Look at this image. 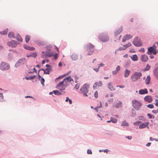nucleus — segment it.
Listing matches in <instances>:
<instances>
[{"mask_svg":"<svg viewBox=\"0 0 158 158\" xmlns=\"http://www.w3.org/2000/svg\"><path fill=\"white\" fill-rule=\"evenodd\" d=\"M89 87L90 85L89 84L85 83L81 88L80 91L84 96L87 97L89 95L91 94V93H89H89Z\"/></svg>","mask_w":158,"mask_h":158,"instance_id":"nucleus-1","label":"nucleus"},{"mask_svg":"<svg viewBox=\"0 0 158 158\" xmlns=\"http://www.w3.org/2000/svg\"><path fill=\"white\" fill-rule=\"evenodd\" d=\"M94 46L91 43H89L86 45V51L88 52V55H91L93 54L94 50Z\"/></svg>","mask_w":158,"mask_h":158,"instance_id":"nucleus-2","label":"nucleus"},{"mask_svg":"<svg viewBox=\"0 0 158 158\" xmlns=\"http://www.w3.org/2000/svg\"><path fill=\"white\" fill-rule=\"evenodd\" d=\"M142 76V73L139 72H135L131 77V79L133 81H136Z\"/></svg>","mask_w":158,"mask_h":158,"instance_id":"nucleus-3","label":"nucleus"},{"mask_svg":"<svg viewBox=\"0 0 158 158\" xmlns=\"http://www.w3.org/2000/svg\"><path fill=\"white\" fill-rule=\"evenodd\" d=\"M67 86L64 80L60 82L57 85V87L58 89L60 91H63L65 90V88Z\"/></svg>","mask_w":158,"mask_h":158,"instance_id":"nucleus-4","label":"nucleus"},{"mask_svg":"<svg viewBox=\"0 0 158 158\" xmlns=\"http://www.w3.org/2000/svg\"><path fill=\"white\" fill-rule=\"evenodd\" d=\"M99 39L102 42H105L109 40V37L107 34L103 33L99 36Z\"/></svg>","mask_w":158,"mask_h":158,"instance_id":"nucleus-5","label":"nucleus"},{"mask_svg":"<svg viewBox=\"0 0 158 158\" xmlns=\"http://www.w3.org/2000/svg\"><path fill=\"white\" fill-rule=\"evenodd\" d=\"M10 68L9 64L6 62H2L0 65V69L3 71L8 70Z\"/></svg>","mask_w":158,"mask_h":158,"instance_id":"nucleus-6","label":"nucleus"},{"mask_svg":"<svg viewBox=\"0 0 158 158\" xmlns=\"http://www.w3.org/2000/svg\"><path fill=\"white\" fill-rule=\"evenodd\" d=\"M133 43L136 46L139 47L142 45V42L139 38L138 37H135Z\"/></svg>","mask_w":158,"mask_h":158,"instance_id":"nucleus-7","label":"nucleus"},{"mask_svg":"<svg viewBox=\"0 0 158 158\" xmlns=\"http://www.w3.org/2000/svg\"><path fill=\"white\" fill-rule=\"evenodd\" d=\"M26 62V59L22 58L19 60L15 64L16 67H19V66L24 64Z\"/></svg>","mask_w":158,"mask_h":158,"instance_id":"nucleus-8","label":"nucleus"},{"mask_svg":"<svg viewBox=\"0 0 158 158\" xmlns=\"http://www.w3.org/2000/svg\"><path fill=\"white\" fill-rule=\"evenodd\" d=\"M147 54L149 55H151L152 54L156 55V49L152 46L148 48V52Z\"/></svg>","mask_w":158,"mask_h":158,"instance_id":"nucleus-9","label":"nucleus"},{"mask_svg":"<svg viewBox=\"0 0 158 158\" xmlns=\"http://www.w3.org/2000/svg\"><path fill=\"white\" fill-rule=\"evenodd\" d=\"M7 45L11 48L15 47L18 44L17 42L14 40H12L7 43Z\"/></svg>","mask_w":158,"mask_h":158,"instance_id":"nucleus-10","label":"nucleus"},{"mask_svg":"<svg viewBox=\"0 0 158 158\" xmlns=\"http://www.w3.org/2000/svg\"><path fill=\"white\" fill-rule=\"evenodd\" d=\"M63 80L64 82V83L66 84L67 86H68L70 84L71 81H73V79L70 76L66 77Z\"/></svg>","mask_w":158,"mask_h":158,"instance_id":"nucleus-11","label":"nucleus"},{"mask_svg":"<svg viewBox=\"0 0 158 158\" xmlns=\"http://www.w3.org/2000/svg\"><path fill=\"white\" fill-rule=\"evenodd\" d=\"M132 103L133 106L135 108H138L141 106L140 102L135 100H133Z\"/></svg>","mask_w":158,"mask_h":158,"instance_id":"nucleus-12","label":"nucleus"},{"mask_svg":"<svg viewBox=\"0 0 158 158\" xmlns=\"http://www.w3.org/2000/svg\"><path fill=\"white\" fill-rule=\"evenodd\" d=\"M46 66L47 67L45 69H41L42 70L44 71V73L45 74H49V72L51 71V66L48 64H47Z\"/></svg>","mask_w":158,"mask_h":158,"instance_id":"nucleus-13","label":"nucleus"},{"mask_svg":"<svg viewBox=\"0 0 158 158\" xmlns=\"http://www.w3.org/2000/svg\"><path fill=\"white\" fill-rule=\"evenodd\" d=\"M102 85V81H99L96 82L94 83V85L93 86V88L94 89H95L97 88V87H101Z\"/></svg>","mask_w":158,"mask_h":158,"instance_id":"nucleus-14","label":"nucleus"},{"mask_svg":"<svg viewBox=\"0 0 158 158\" xmlns=\"http://www.w3.org/2000/svg\"><path fill=\"white\" fill-rule=\"evenodd\" d=\"M132 37V36L130 35H126L123 37L122 41L123 42H125L126 40H128Z\"/></svg>","mask_w":158,"mask_h":158,"instance_id":"nucleus-15","label":"nucleus"},{"mask_svg":"<svg viewBox=\"0 0 158 158\" xmlns=\"http://www.w3.org/2000/svg\"><path fill=\"white\" fill-rule=\"evenodd\" d=\"M148 56L144 54L141 56V60L142 61L146 62L148 61Z\"/></svg>","mask_w":158,"mask_h":158,"instance_id":"nucleus-16","label":"nucleus"},{"mask_svg":"<svg viewBox=\"0 0 158 158\" xmlns=\"http://www.w3.org/2000/svg\"><path fill=\"white\" fill-rule=\"evenodd\" d=\"M149 124V122H147L142 123L139 126V128L140 129H143L146 127Z\"/></svg>","mask_w":158,"mask_h":158,"instance_id":"nucleus-17","label":"nucleus"},{"mask_svg":"<svg viewBox=\"0 0 158 158\" xmlns=\"http://www.w3.org/2000/svg\"><path fill=\"white\" fill-rule=\"evenodd\" d=\"M144 100L148 102H151L152 101V97L150 96H145L144 98Z\"/></svg>","mask_w":158,"mask_h":158,"instance_id":"nucleus-18","label":"nucleus"},{"mask_svg":"<svg viewBox=\"0 0 158 158\" xmlns=\"http://www.w3.org/2000/svg\"><path fill=\"white\" fill-rule=\"evenodd\" d=\"M23 47L25 49L31 51H33L35 50V48L33 47H30L27 45H24Z\"/></svg>","mask_w":158,"mask_h":158,"instance_id":"nucleus-19","label":"nucleus"},{"mask_svg":"<svg viewBox=\"0 0 158 158\" xmlns=\"http://www.w3.org/2000/svg\"><path fill=\"white\" fill-rule=\"evenodd\" d=\"M131 72V71L130 70L127 69H126L124 73V77L125 78L128 77Z\"/></svg>","mask_w":158,"mask_h":158,"instance_id":"nucleus-20","label":"nucleus"},{"mask_svg":"<svg viewBox=\"0 0 158 158\" xmlns=\"http://www.w3.org/2000/svg\"><path fill=\"white\" fill-rule=\"evenodd\" d=\"M139 93L141 94H143L148 93L147 89H140L139 91Z\"/></svg>","mask_w":158,"mask_h":158,"instance_id":"nucleus-21","label":"nucleus"},{"mask_svg":"<svg viewBox=\"0 0 158 158\" xmlns=\"http://www.w3.org/2000/svg\"><path fill=\"white\" fill-rule=\"evenodd\" d=\"M71 58L73 60H76L78 58V55L75 53H73L71 56Z\"/></svg>","mask_w":158,"mask_h":158,"instance_id":"nucleus-22","label":"nucleus"},{"mask_svg":"<svg viewBox=\"0 0 158 158\" xmlns=\"http://www.w3.org/2000/svg\"><path fill=\"white\" fill-rule=\"evenodd\" d=\"M120 67L119 65H118L116 68V70L113 71L112 73L113 75H115L120 70Z\"/></svg>","mask_w":158,"mask_h":158,"instance_id":"nucleus-23","label":"nucleus"},{"mask_svg":"<svg viewBox=\"0 0 158 158\" xmlns=\"http://www.w3.org/2000/svg\"><path fill=\"white\" fill-rule=\"evenodd\" d=\"M130 57L133 61H137L138 60V57L136 54L133 55L132 56H131Z\"/></svg>","mask_w":158,"mask_h":158,"instance_id":"nucleus-24","label":"nucleus"},{"mask_svg":"<svg viewBox=\"0 0 158 158\" xmlns=\"http://www.w3.org/2000/svg\"><path fill=\"white\" fill-rule=\"evenodd\" d=\"M16 39L17 40L20 42H22L23 41V39L20 36V35L19 34H17L16 36Z\"/></svg>","mask_w":158,"mask_h":158,"instance_id":"nucleus-25","label":"nucleus"},{"mask_svg":"<svg viewBox=\"0 0 158 158\" xmlns=\"http://www.w3.org/2000/svg\"><path fill=\"white\" fill-rule=\"evenodd\" d=\"M8 37L10 38H15V35L14 33L12 32H9L8 34Z\"/></svg>","mask_w":158,"mask_h":158,"instance_id":"nucleus-26","label":"nucleus"},{"mask_svg":"<svg viewBox=\"0 0 158 158\" xmlns=\"http://www.w3.org/2000/svg\"><path fill=\"white\" fill-rule=\"evenodd\" d=\"M154 73L156 77L158 79V68H156L154 69Z\"/></svg>","mask_w":158,"mask_h":158,"instance_id":"nucleus-27","label":"nucleus"},{"mask_svg":"<svg viewBox=\"0 0 158 158\" xmlns=\"http://www.w3.org/2000/svg\"><path fill=\"white\" fill-rule=\"evenodd\" d=\"M108 88L111 91H113L114 89L112 84L110 83H109L108 84Z\"/></svg>","mask_w":158,"mask_h":158,"instance_id":"nucleus-28","label":"nucleus"},{"mask_svg":"<svg viewBox=\"0 0 158 158\" xmlns=\"http://www.w3.org/2000/svg\"><path fill=\"white\" fill-rule=\"evenodd\" d=\"M123 31V28L122 27H120V28L118 29L115 32L116 35H118L119 34Z\"/></svg>","mask_w":158,"mask_h":158,"instance_id":"nucleus-29","label":"nucleus"},{"mask_svg":"<svg viewBox=\"0 0 158 158\" xmlns=\"http://www.w3.org/2000/svg\"><path fill=\"white\" fill-rule=\"evenodd\" d=\"M150 76H148L145 80V83L146 84L148 85L150 83Z\"/></svg>","mask_w":158,"mask_h":158,"instance_id":"nucleus-30","label":"nucleus"},{"mask_svg":"<svg viewBox=\"0 0 158 158\" xmlns=\"http://www.w3.org/2000/svg\"><path fill=\"white\" fill-rule=\"evenodd\" d=\"M53 55V54L52 52H50L46 53L45 55V56L46 57L49 58L52 57Z\"/></svg>","mask_w":158,"mask_h":158,"instance_id":"nucleus-31","label":"nucleus"},{"mask_svg":"<svg viewBox=\"0 0 158 158\" xmlns=\"http://www.w3.org/2000/svg\"><path fill=\"white\" fill-rule=\"evenodd\" d=\"M122 105V102L120 101H119L116 104L115 106L116 108H118L119 107H121Z\"/></svg>","mask_w":158,"mask_h":158,"instance_id":"nucleus-32","label":"nucleus"},{"mask_svg":"<svg viewBox=\"0 0 158 158\" xmlns=\"http://www.w3.org/2000/svg\"><path fill=\"white\" fill-rule=\"evenodd\" d=\"M31 38V36L29 35H26L25 36V40L27 43Z\"/></svg>","mask_w":158,"mask_h":158,"instance_id":"nucleus-33","label":"nucleus"},{"mask_svg":"<svg viewBox=\"0 0 158 158\" xmlns=\"http://www.w3.org/2000/svg\"><path fill=\"white\" fill-rule=\"evenodd\" d=\"M131 44L130 43H128L127 44L124 45H123V47L124 48H125V49L131 46Z\"/></svg>","mask_w":158,"mask_h":158,"instance_id":"nucleus-34","label":"nucleus"},{"mask_svg":"<svg viewBox=\"0 0 158 158\" xmlns=\"http://www.w3.org/2000/svg\"><path fill=\"white\" fill-rule=\"evenodd\" d=\"M53 92L55 95H60L61 94V93L59 92L58 90H54L53 91Z\"/></svg>","mask_w":158,"mask_h":158,"instance_id":"nucleus-35","label":"nucleus"},{"mask_svg":"<svg viewBox=\"0 0 158 158\" xmlns=\"http://www.w3.org/2000/svg\"><path fill=\"white\" fill-rule=\"evenodd\" d=\"M121 125L123 126H128L129 124L126 121H124L122 122Z\"/></svg>","mask_w":158,"mask_h":158,"instance_id":"nucleus-36","label":"nucleus"},{"mask_svg":"<svg viewBox=\"0 0 158 158\" xmlns=\"http://www.w3.org/2000/svg\"><path fill=\"white\" fill-rule=\"evenodd\" d=\"M110 121L112 123H115L117 122V120L115 118L111 117L110 118Z\"/></svg>","mask_w":158,"mask_h":158,"instance_id":"nucleus-37","label":"nucleus"},{"mask_svg":"<svg viewBox=\"0 0 158 158\" xmlns=\"http://www.w3.org/2000/svg\"><path fill=\"white\" fill-rule=\"evenodd\" d=\"M150 66L148 64H147L146 67L144 69V70L145 71H148L150 69Z\"/></svg>","mask_w":158,"mask_h":158,"instance_id":"nucleus-38","label":"nucleus"},{"mask_svg":"<svg viewBox=\"0 0 158 158\" xmlns=\"http://www.w3.org/2000/svg\"><path fill=\"white\" fill-rule=\"evenodd\" d=\"M8 31V30L6 29L4 31H3L2 32H0L2 35H4L7 34Z\"/></svg>","mask_w":158,"mask_h":158,"instance_id":"nucleus-39","label":"nucleus"},{"mask_svg":"<svg viewBox=\"0 0 158 158\" xmlns=\"http://www.w3.org/2000/svg\"><path fill=\"white\" fill-rule=\"evenodd\" d=\"M136 114V111L134 110H132V116L134 117L135 116Z\"/></svg>","mask_w":158,"mask_h":158,"instance_id":"nucleus-40","label":"nucleus"},{"mask_svg":"<svg viewBox=\"0 0 158 158\" xmlns=\"http://www.w3.org/2000/svg\"><path fill=\"white\" fill-rule=\"evenodd\" d=\"M94 96L95 98H97L98 97V91H96L94 94Z\"/></svg>","mask_w":158,"mask_h":158,"instance_id":"nucleus-41","label":"nucleus"},{"mask_svg":"<svg viewBox=\"0 0 158 158\" xmlns=\"http://www.w3.org/2000/svg\"><path fill=\"white\" fill-rule=\"evenodd\" d=\"M37 55V54L36 53H34L30 55V56L34 57L35 58Z\"/></svg>","mask_w":158,"mask_h":158,"instance_id":"nucleus-42","label":"nucleus"},{"mask_svg":"<svg viewBox=\"0 0 158 158\" xmlns=\"http://www.w3.org/2000/svg\"><path fill=\"white\" fill-rule=\"evenodd\" d=\"M80 87V84L79 83L77 84L75 86V88L77 89H78Z\"/></svg>","mask_w":158,"mask_h":158,"instance_id":"nucleus-43","label":"nucleus"},{"mask_svg":"<svg viewBox=\"0 0 158 158\" xmlns=\"http://www.w3.org/2000/svg\"><path fill=\"white\" fill-rule=\"evenodd\" d=\"M147 106V107L151 109L153 108L154 107L153 105L152 104H149Z\"/></svg>","mask_w":158,"mask_h":158,"instance_id":"nucleus-44","label":"nucleus"},{"mask_svg":"<svg viewBox=\"0 0 158 158\" xmlns=\"http://www.w3.org/2000/svg\"><path fill=\"white\" fill-rule=\"evenodd\" d=\"M38 44L39 45H44V41H39Z\"/></svg>","mask_w":158,"mask_h":158,"instance_id":"nucleus-45","label":"nucleus"},{"mask_svg":"<svg viewBox=\"0 0 158 158\" xmlns=\"http://www.w3.org/2000/svg\"><path fill=\"white\" fill-rule=\"evenodd\" d=\"M138 119L139 120L144 121V117L143 116H139Z\"/></svg>","mask_w":158,"mask_h":158,"instance_id":"nucleus-46","label":"nucleus"},{"mask_svg":"<svg viewBox=\"0 0 158 158\" xmlns=\"http://www.w3.org/2000/svg\"><path fill=\"white\" fill-rule=\"evenodd\" d=\"M44 81H45V80L44 78H41V82L42 84L43 85H44Z\"/></svg>","mask_w":158,"mask_h":158,"instance_id":"nucleus-47","label":"nucleus"},{"mask_svg":"<svg viewBox=\"0 0 158 158\" xmlns=\"http://www.w3.org/2000/svg\"><path fill=\"white\" fill-rule=\"evenodd\" d=\"M141 122L140 121H136V122H135L133 123V124L134 125H136L137 124H139V123H141Z\"/></svg>","mask_w":158,"mask_h":158,"instance_id":"nucleus-48","label":"nucleus"},{"mask_svg":"<svg viewBox=\"0 0 158 158\" xmlns=\"http://www.w3.org/2000/svg\"><path fill=\"white\" fill-rule=\"evenodd\" d=\"M3 99V96L2 93H0V100H2Z\"/></svg>","mask_w":158,"mask_h":158,"instance_id":"nucleus-49","label":"nucleus"},{"mask_svg":"<svg viewBox=\"0 0 158 158\" xmlns=\"http://www.w3.org/2000/svg\"><path fill=\"white\" fill-rule=\"evenodd\" d=\"M54 57L55 59H56L58 57V54L57 53H56L54 55Z\"/></svg>","mask_w":158,"mask_h":158,"instance_id":"nucleus-50","label":"nucleus"},{"mask_svg":"<svg viewBox=\"0 0 158 158\" xmlns=\"http://www.w3.org/2000/svg\"><path fill=\"white\" fill-rule=\"evenodd\" d=\"M152 113L154 114H156L158 112V109L156 110H153L152 111Z\"/></svg>","mask_w":158,"mask_h":158,"instance_id":"nucleus-51","label":"nucleus"},{"mask_svg":"<svg viewBox=\"0 0 158 158\" xmlns=\"http://www.w3.org/2000/svg\"><path fill=\"white\" fill-rule=\"evenodd\" d=\"M139 52H145V50L144 48H141L139 50Z\"/></svg>","mask_w":158,"mask_h":158,"instance_id":"nucleus-52","label":"nucleus"},{"mask_svg":"<svg viewBox=\"0 0 158 158\" xmlns=\"http://www.w3.org/2000/svg\"><path fill=\"white\" fill-rule=\"evenodd\" d=\"M87 153L88 154H92V152L91 150H89V149H88L87 151Z\"/></svg>","mask_w":158,"mask_h":158,"instance_id":"nucleus-53","label":"nucleus"},{"mask_svg":"<svg viewBox=\"0 0 158 158\" xmlns=\"http://www.w3.org/2000/svg\"><path fill=\"white\" fill-rule=\"evenodd\" d=\"M78 77L76 75L75 76V82L76 83H77V80H78Z\"/></svg>","mask_w":158,"mask_h":158,"instance_id":"nucleus-54","label":"nucleus"},{"mask_svg":"<svg viewBox=\"0 0 158 158\" xmlns=\"http://www.w3.org/2000/svg\"><path fill=\"white\" fill-rule=\"evenodd\" d=\"M147 115L149 117V118H150V119H151L152 118V115L150 114H147Z\"/></svg>","mask_w":158,"mask_h":158,"instance_id":"nucleus-55","label":"nucleus"},{"mask_svg":"<svg viewBox=\"0 0 158 158\" xmlns=\"http://www.w3.org/2000/svg\"><path fill=\"white\" fill-rule=\"evenodd\" d=\"M118 50H119L121 51H122L123 50H125V48H123L122 47H120L119 48Z\"/></svg>","mask_w":158,"mask_h":158,"instance_id":"nucleus-56","label":"nucleus"},{"mask_svg":"<svg viewBox=\"0 0 158 158\" xmlns=\"http://www.w3.org/2000/svg\"><path fill=\"white\" fill-rule=\"evenodd\" d=\"M63 77L62 76H59V77H57V78H56V79H55V81H56L58 80V79H60V78H62Z\"/></svg>","mask_w":158,"mask_h":158,"instance_id":"nucleus-57","label":"nucleus"},{"mask_svg":"<svg viewBox=\"0 0 158 158\" xmlns=\"http://www.w3.org/2000/svg\"><path fill=\"white\" fill-rule=\"evenodd\" d=\"M156 103L155 104V105L156 106H158V100L156 99Z\"/></svg>","mask_w":158,"mask_h":158,"instance_id":"nucleus-58","label":"nucleus"},{"mask_svg":"<svg viewBox=\"0 0 158 158\" xmlns=\"http://www.w3.org/2000/svg\"><path fill=\"white\" fill-rule=\"evenodd\" d=\"M100 68V66H99L98 67V68H96V69H94V70L96 72H97L98 71V69H99V68Z\"/></svg>","mask_w":158,"mask_h":158,"instance_id":"nucleus-59","label":"nucleus"},{"mask_svg":"<svg viewBox=\"0 0 158 158\" xmlns=\"http://www.w3.org/2000/svg\"><path fill=\"white\" fill-rule=\"evenodd\" d=\"M35 76L34 75V76H31V77H30V79H33L34 78H35Z\"/></svg>","mask_w":158,"mask_h":158,"instance_id":"nucleus-60","label":"nucleus"},{"mask_svg":"<svg viewBox=\"0 0 158 158\" xmlns=\"http://www.w3.org/2000/svg\"><path fill=\"white\" fill-rule=\"evenodd\" d=\"M117 87H118L120 88H123L124 87V86L123 85H119L118 86H117Z\"/></svg>","mask_w":158,"mask_h":158,"instance_id":"nucleus-61","label":"nucleus"},{"mask_svg":"<svg viewBox=\"0 0 158 158\" xmlns=\"http://www.w3.org/2000/svg\"><path fill=\"white\" fill-rule=\"evenodd\" d=\"M151 143H148L146 144V146L148 147L151 144Z\"/></svg>","mask_w":158,"mask_h":158,"instance_id":"nucleus-62","label":"nucleus"},{"mask_svg":"<svg viewBox=\"0 0 158 158\" xmlns=\"http://www.w3.org/2000/svg\"><path fill=\"white\" fill-rule=\"evenodd\" d=\"M126 138L129 139H132V137L131 136H128Z\"/></svg>","mask_w":158,"mask_h":158,"instance_id":"nucleus-63","label":"nucleus"},{"mask_svg":"<svg viewBox=\"0 0 158 158\" xmlns=\"http://www.w3.org/2000/svg\"><path fill=\"white\" fill-rule=\"evenodd\" d=\"M113 98H110V99H109V101L110 102H113Z\"/></svg>","mask_w":158,"mask_h":158,"instance_id":"nucleus-64","label":"nucleus"}]
</instances>
